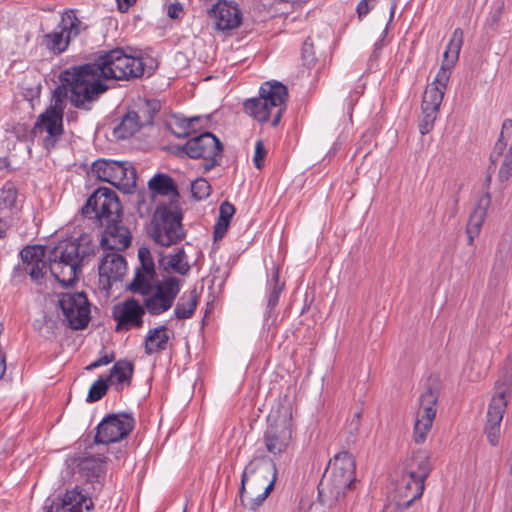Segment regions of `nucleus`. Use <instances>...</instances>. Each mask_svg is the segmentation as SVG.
I'll use <instances>...</instances> for the list:
<instances>
[{
  "instance_id": "f257e3e1",
  "label": "nucleus",
  "mask_w": 512,
  "mask_h": 512,
  "mask_svg": "<svg viewBox=\"0 0 512 512\" xmlns=\"http://www.w3.org/2000/svg\"><path fill=\"white\" fill-rule=\"evenodd\" d=\"M82 214L96 219L105 229L100 244L104 251L119 252L131 243L128 228L121 224V205L117 194L106 187H100L87 199Z\"/></svg>"
},
{
  "instance_id": "f03ea898",
  "label": "nucleus",
  "mask_w": 512,
  "mask_h": 512,
  "mask_svg": "<svg viewBox=\"0 0 512 512\" xmlns=\"http://www.w3.org/2000/svg\"><path fill=\"white\" fill-rule=\"evenodd\" d=\"M59 79L61 85L54 93L61 90L64 93L63 101L69 97L71 104L80 110H91L92 104L108 89L106 78L96 61L68 68L60 73Z\"/></svg>"
},
{
  "instance_id": "7ed1b4c3",
  "label": "nucleus",
  "mask_w": 512,
  "mask_h": 512,
  "mask_svg": "<svg viewBox=\"0 0 512 512\" xmlns=\"http://www.w3.org/2000/svg\"><path fill=\"white\" fill-rule=\"evenodd\" d=\"M94 252L95 245L88 234L63 240L49 252L50 272L60 283L73 285L84 260Z\"/></svg>"
},
{
  "instance_id": "20e7f679",
  "label": "nucleus",
  "mask_w": 512,
  "mask_h": 512,
  "mask_svg": "<svg viewBox=\"0 0 512 512\" xmlns=\"http://www.w3.org/2000/svg\"><path fill=\"white\" fill-rule=\"evenodd\" d=\"M276 474V466L271 459L260 457L251 460L241 477V504L252 511L260 507L274 489Z\"/></svg>"
},
{
  "instance_id": "39448f33",
  "label": "nucleus",
  "mask_w": 512,
  "mask_h": 512,
  "mask_svg": "<svg viewBox=\"0 0 512 512\" xmlns=\"http://www.w3.org/2000/svg\"><path fill=\"white\" fill-rule=\"evenodd\" d=\"M355 460L348 452L335 455L319 483V500L332 506L345 497L355 484Z\"/></svg>"
},
{
  "instance_id": "423d86ee",
  "label": "nucleus",
  "mask_w": 512,
  "mask_h": 512,
  "mask_svg": "<svg viewBox=\"0 0 512 512\" xmlns=\"http://www.w3.org/2000/svg\"><path fill=\"white\" fill-rule=\"evenodd\" d=\"M288 96L287 88L280 82H266L260 88V95L244 103L246 113L259 122L271 119L272 126H277Z\"/></svg>"
},
{
  "instance_id": "0eeeda50",
  "label": "nucleus",
  "mask_w": 512,
  "mask_h": 512,
  "mask_svg": "<svg viewBox=\"0 0 512 512\" xmlns=\"http://www.w3.org/2000/svg\"><path fill=\"white\" fill-rule=\"evenodd\" d=\"M106 78L130 80L144 74V63L141 58L126 54L123 49L110 50L96 60Z\"/></svg>"
},
{
  "instance_id": "6e6552de",
  "label": "nucleus",
  "mask_w": 512,
  "mask_h": 512,
  "mask_svg": "<svg viewBox=\"0 0 512 512\" xmlns=\"http://www.w3.org/2000/svg\"><path fill=\"white\" fill-rule=\"evenodd\" d=\"M512 389V373L505 371L495 383L493 395L487 411L485 433L489 443L496 446L501 434V422L506 411Z\"/></svg>"
},
{
  "instance_id": "1a4fd4ad",
  "label": "nucleus",
  "mask_w": 512,
  "mask_h": 512,
  "mask_svg": "<svg viewBox=\"0 0 512 512\" xmlns=\"http://www.w3.org/2000/svg\"><path fill=\"white\" fill-rule=\"evenodd\" d=\"M182 215L173 207L160 205L156 208L153 219L151 236L161 246H171L184 237L181 224Z\"/></svg>"
},
{
  "instance_id": "9d476101",
  "label": "nucleus",
  "mask_w": 512,
  "mask_h": 512,
  "mask_svg": "<svg viewBox=\"0 0 512 512\" xmlns=\"http://www.w3.org/2000/svg\"><path fill=\"white\" fill-rule=\"evenodd\" d=\"M63 95L64 93L62 94L61 90L57 93L53 92V104L38 116L33 128L35 135L47 134L43 138V146L47 150L54 148L63 134V114L65 109Z\"/></svg>"
},
{
  "instance_id": "9b49d317",
  "label": "nucleus",
  "mask_w": 512,
  "mask_h": 512,
  "mask_svg": "<svg viewBox=\"0 0 512 512\" xmlns=\"http://www.w3.org/2000/svg\"><path fill=\"white\" fill-rule=\"evenodd\" d=\"M91 172L101 181L108 182L125 192L136 187L137 173L129 162L99 159L92 164Z\"/></svg>"
},
{
  "instance_id": "f8f14e48",
  "label": "nucleus",
  "mask_w": 512,
  "mask_h": 512,
  "mask_svg": "<svg viewBox=\"0 0 512 512\" xmlns=\"http://www.w3.org/2000/svg\"><path fill=\"white\" fill-rule=\"evenodd\" d=\"M182 150L190 158H203L206 170H210L219 164L222 157L223 146L220 140L211 132H204L196 137L190 138Z\"/></svg>"
},
{
  "instance_id": "ddd939ff",
  "label": "nucleus",
  "mask_w": 512,
  "mask_h": 512,
  "mask_svg": "<svg viewBox=\"0 0 512 512\" xmlns=\"http://www.w3.org/2000/svg\"><path fill=\"white\" fill-rule=\"evenodd\" d=\"M182 281L175 276L163 277L153 287L154 292L144 299V307L151 315H161L168 311L178 296Z\"/></svg>"
},
{
  "instance_id": "4468645a",
  "label": "nucleus",
  "mask_w": 512,
  "mask_h": 512,
  "mask_svg": "<svg viewBox=\"0 0 512 512\" xmlns=\"http://www.w3.org/2000/svg\"><path fill=\"white\" fill-rule=\"evenodd\" d=\"M439 391L428 386L419 398V409L414 425V441L417 444L424 443L432 428L437 413V401Z\"/></svg>"
},
{
  "instance_id": "2eb2a0df",
  "label": "nucleus",
  "mask_w": 512,
  "mask_h": 512,
  "mask_svg": "<svg viewBox=\"0 0 512 512\" xmlns=\"http://www.w3.org/2000/svg\"><path fill=\"white\" fill-rule=\"evenodd\" d=\"M59 307L70 328L79 330L87 326L90 319V308L84 293L62 294L59 299Z\"/></svg>"
},
{
  "instance_id": "dca6fc26",
  "label": "nucleus",
  "mask_w": 512,
  "mask_h": 512,
  "mask_svg": "<svg viewBox=\"0 0 512 512\" xmlns=\"http://www.w3.org/2000/svg\"><path fill=\"white\" fill-rule=\"evenodd\" d=\"M134 419L128 414H111L105 417L97 427L95 441L109 444L122 440L133 429Z\"/></svg>"
},
{
  "instance_id": "f3484780",
  "label": "nucleus",
  "mask_w": 512,
  "mask_h": 512,
  "mask_svg": "<svg viewBox=\"0 0 512 512\" xmlns=\"http://www.w3.org/2000/svg\"><path fill=\"white\" fill-rule=\"evenodd\" d=\"M79 24L80 22L76 17L68 15L66 18H62L61 25L57 30L42 37L41 45L54 54H61L67 49L71 38L79 34Z\"/></svg>"
},
{
  "instance_id": "a211bd4d",
  "label": "nucleus",
  "mask_w": 512,
  "mask_h": 512,
  "mask_svg": "<svg viewBox=\"0 0 512 512\" xmlns=\"http://www.w3.org/2000/svg\"><path fill=\"white\" fill-rule=\"evenodd\" d=\"M145 309L146 308L134 298H129L117 304L113 309V317L117 321L116 331L141 328L143 326Z\"/></svg>"
},
{
  "instance_id": "6ab92c4d",
  "label": "nucleus",
  "mask_w": 512,
  "mask_h": 512,
  "mask_svg": "<svg viewBox=\"0 0 512 512\" xmlns=\"http://www.w3.org/2000/svg\"><path fill=\"white\" fill-rule=\"evenodd\" d=\"M21 264L15 268L16 273H26L33 281H38L45 275V251L41 246H26L20 252Z\"/></svg>"
},
{
  "instance_id": "aec40b11",
  "label": "nucleus",
  "mask_w": 512,
  "mask_h": 512,
  "mask_svg": "<svg viewBox=\"0 0 512 512\" xmlns=\"http://www.w3.org/2000/svg\"><path fill=\"white\" fill-rule=\"evenodd\" d=\"M100 283L104 288H111L112 283L120 281L127 270V263L118 252L105 251L99 267Z\"/></svg>"
},
{
  "instance_id": "412c9836",
  "label": "nucleus",
  "mask_w": 512,
  "mask_h": 512,
  "mask_svg": "<svg viewBox=\"0 0 512 512\" xmlns=\"http://www.w3.org/2000/svg\"><path fill=\"white\" fill-rule=\"evenodd\" d=\"M159 104L155 101L147 102L138 111L128 112L121 121L119 126L120 131L123 132V137L132 136L141 127L151 125L154 114L158 112Z\"/></svg>"
},
{
  "instance_id": "4be33fe9",
  "label": "nucleus",
  "mask_w": 512,
  "mask_h": 512,
  "mask_svg": "<svg viewBox=\"0 0 512 512\" xmlns=\"http://www.w3.org/2000/svg\"><path fill=\"white\" fill-rule=\"evenodd\" d=\"M218 30H232L237 28L242 21V13L238 6L226 0L217 2L209 11Z\"/></svg>"
},
{
  "instance_id": "5701e85b",
  "label": "nucleus",
  "mask_w": 512,
  "mask_h": 512,
  "mask_svg": "<svg viewBox=\"0 0 512 512\" xmlns=\"http://www.w3.org/2000/svg\"><path fill=\"white\" fill-rule=\"evenodd\" d=\"M93 502L78 487L67 490L62 498L53 500L46 512H90Z\"/></svg>"
},
{
  "instance_id": "b1692460",
  "label": "nucleus",
  "mask_w": 512,
  "mask_h": 512,
  "mask_svg": "<svg viewBox=\"0 0 512 512\" xmlns=\"http://www.w3.org/2000/svg\"><path fill=\"white\" fill-rule=\"evenodd\" d=\"M449 79L450 73H447L444 69H439L435 80L424 91L422 111L438 113Z\"/></svg>"
},
{
  "instance_id": "393cba45",
  "label": "nucleus",
  "mask_w": 512,
  "mask_h": 512,
  "mask_svg": "<svg viewBox=\"0 0 512 512\" xmlns=\"http://www.w3.org/2000/svg\"><path fill=\"white\" fill-rule=\"evenodd\" d=\"M291 434V429L286 421L270 424L263 439L266 450L273 455L283 453L290 443Z\"/></svg>"
},
{
  "instance_id": "a878e982",
  "label": "nucleus",
  "mask_w": 512,
  "mask_h": 512,
  "mask_svg": "<svg viewBox=\"0 0 512 512\" xmlns=\"http://www.w3.org/2000/svg\"><path fill=\"white\" fill-rule=\"evenodd\" d=\"M405 471L410 477L415 478L413 486L416 496H421L424 491V481L431 471L430 456L426 451L416 452L407 462Z\"/></svg>"
},
{
  "instance_id": "bb28decb",
  "label": "nucleus",
  "mask_w": 512,
  "mask_h": 512,
  "mask_svg": "<svg viewBox=\"0 0 512 512\" xmlns=\"http://www.w3.org/2000/svg\"><path fill=\"white\" fill-rule=\"evenodd\" d=\"M79 473L92 483L102 484L105 475V462L94 456L84 457L77 464Z\"/></svg>"
},
{
  "instance_id": "cd10ccee",
  "label": "nucleus",
  "mask_w": 512,
  "mask_h": 512,
  "mask_svg": "<svg viewBox=\"0 0 512 512\" xmlns=\"http://www.w3.org/2000/svg\"><path fill=\"white\" fill-rule=\"evenodd\" d=\"M464 33L462 29L456 28L443 54V61L440 69L451 74V69L458 61L459 53L463 45Z\"/></svg>"
},
{
  "instance_id": "c85d7f7f",
  "label": "nucleus",
  "mask_w": 512,
  "mask_h": 512,
  "mask_svg": "<svg viewBox=\"0 0 512 512\" xmlns=\"http://www.w3.org/2000/svg\"><path fill=\"white\" fill-rule=\"evenodd\" d=\"M133 371L132 362L120 360L111 368L107 381L109 384L117 386V390H121L125 385H130Z\"/></svg>"
},
{
  "instance_id": "c756f323",
  "label": "nucleus",
  "mask_w": 512,
  "mask_h": 512,
  "mask_svg": "<svg viewBox=\"0 0 512 512\" xmlns=\"http://www.w3.org/2000/svg\"><path fill=\"white\" fill-rule=\"evenodd\" d=\"M169 335L165 326L150 329L145 338V353L152 355L167 348Z\"/></svg>"
},
{
  "instance_id": "7c9ffc66",
  "label": "nucleus",
  "mask_w": 512,
  "mask_h": 512,
  "mask_svg": "<svg viewBox=\"0 0 512 512\" xmlns=\"http://www.w3.org/2000/svg\"><path fill=\"white\" fill-rule=\"evenodd\" d=\"M491 204V197L489 192H485L478 200L477 207L473 210L469 217L467 229L472 230V234H479L481 227L487 216V209Z\"/></svg>"
},
{
  "instance_id": "2f4dec72",
  "label": "nucleus",
  "mask_w": 512,
  "mask_h": 512,
  "mask_svg": "<svg viewBox=\"0 0 512 512\" xmlns=\"http://www.w3.org/2000/svg\"><path fill=\"white\" fill-rule=\"evenodd\" d=\"M187 256L183 249H178L174 254L163 256L159 265L165 270H172L180 275H186L190 271V265L186 260Z\"/></svg>"
},
{
  "instance_id": "473e14b6",
  "label": "nucleus",
  "mask_w": 512,
  "mask_h": 512,
  "mask_svg": "<svg viewBox=\"0 0 512 512\" xmlns=\"http://www.w3.org/2000/svg\"><path fill=\"white\" fill-rule=\"evenodd\" d=\"M156 277V273H146V271L136 269L134 278L129 285V289L134 293L148 296L157 283Z\"/></svg>"
},
{
  "instance_id": "72a5a7b5",
  "label": "nucleus",
  "mask_w": 512,
  "mask_h": 512,
  "mask_svg": "<svg viewBox=\"0 0 512 512\" xmlns=\"http://www.w3.org/2000/svg\"><path fill=\"white\" fill-rule=\"evenodd\" d=\"M149 189L154 194L168 196L172 199L178 197L177 188L171 177L165 174H157L148 182Z\"/></svg>"
},
{
  "instance_id": "f704fd0d",
  "label": "nucleus",
  "mask_w": 512,
  "mask_h": 512,
  "mask_svg": "<svg viewBox=\"0 0 512 512\" xmlns=\"http://www.w3.org/2000/svg\"><path fill=\"white\" fill-rule=\"evenodd\" d=\"M198 297L195 290L189 292V294H183L174 309V316L178 320H184L192 317L197 307Z\"/></svg>"
},
{
  "instance_id": "c9c22d12",
  "label": "nucleus",
  "mask_w": 512,
  "mask_h": 512,
  "mask_svg": "<svg viewBox=\"0 0 512 512\" xmlns=\"http://www.w3.org/2000/svg\"><path fill=\"white\" fill-rule=\"evenodd\" d=\"M234 213L235 207L228 201H225L220 205L219 218L214 226L215 241H218L224 237Z\"/></svg>"
},
{
  "instance_id": "e433bc0d",
  "label": "nucleus",
  "mask_w": 512,
  "mask_h": 512,
  "mask_svg": "<svg viewBox=\"0 0 512 512\" xmlns=\"http://www.w3.org/2000/svg\"><path fill=\"white\" fill-rule=\"evenodd\" d=\"M269 294H268V308L272 310L278 303L279 296L283 290V283L279 281V272L275 270L272 274L271 280L269 281Z\"/></svg>"
},
{
  "instance_id": "4c0bfd02",
  "label": "nucleus",
  "mask_w": 512,
  "mask_h": 512,
  "mask_svg": "<svg viewBox=\"0 0 512 512\" xmlns=\"http://www.w3.org/2000/svg\"><path fill=\"white\" fill-rule=\"evenodd\" d=\"M17 195L15 185L12 182L5 183L0 194V207L9 209L15 207Z\"/></svg>"
},
{
  "instance_id": "58836bf2",
  "label": "nucleus",
  "mask_w": 512,
  "mask_h": 512,
  "mask_svg": "<svg viewBox=\"0 0 512 512\" xmlns=\"http://www.w3.org/2000/svg\"><path fill=\"white\" fill-rule=\"evenodd\" d=\"M108 383L109 382L103 378L96 380L89 389L87 402L92 403L100 400L107 392Z\"/></svg>"
},
{
  "instance_id": "ea45409f",
  "label": "nucleus",
  "mask_w": 512,
  "mask_h": 512,
  "mask_svg": "<svg viewBox=\"0 0 512 512\" xmlns=\"http://www.w3.org/2000/svg\"><path fill=\"white\" fill-rule=\"evenodd\" d=\"M191 192L194 198L201 200L210 195L211 187L206 179L198 178L192 182Z\"/></svg>"
},
{
  "instance_id": "a19ab883",
  "label": "nucleus",
  "mask_w": 512,
  "mask_h": 512,
  "mask_svg": "<svg viewBox=\"0 0 512 512\" xmlns=\"http://www.w3.org/2000/svg\"><path fill=\"white\" fill-rule=\"evenodd\" d=\"M415 478L410 477L407 471L404 472L401 479V486L404 487L407 492L404 493L405 497L409 498L404 504L406 507L410 506L412 502L418 499L420 496H416V491L413 486Z\"/></svg>"
},
{
  "instance_id": "79ce46f5",
  "label": "nucleus",
  "mask_w": 512,
  "mask_h": 512,
  "mask_svg": "<svg viewBox=\"0 0 512 512\" xmlns=\"http://www.w3.org/2000/svg\"><path fill=\"white\" fill-rule=\"evenodd\" d=\"M138 258L141 264V267L138 268L139 270L146 271V273H156L151 252L147 247L139 248Z\"/></svg>"
},
{
  "instance_id": "37998d69",
  "label": "nucleus",
  "mask_w": 512,
  "mask_h": 512,
  "mask_svg": "<svg viewBox=\"0 0 512 512\" xmlns=\"http://www.w3.org/2000/svg\"><path fill=\"white\" fill-rule=\"evenodd\" d=\"M361 415V411L355 412L346 426V432L348 434V443H355L356 441L361 426Z\"/></svg>"
},
{
  "instance_id": "c03bdc74",
  "label": "nucleus",
  "mask_w": 512,
  "mask_h": 512,
  "mask_svg": "<svg viewBox=\"0 0 512 512\" xmlns=\"http://www.w3.org/2000/svg\"><path fill=\"white\" fill-rule=\"evenodd\" d=\"M498 176L502 182L507 181L512 176V142L504 155V160L499 169Z\"/></svg>"
},
{
  "instance_id": "a18cd8bd",
  "label": "nucleus",
  "mask_w": 512,
  "mask_h": 512,
  "mask_svg": "<svg viewBox=\"0 0 512 512\" xmlns=\"http://www.w3.org/2000/svg\"><path fill=\"white\" fill-rule=\"evenodd\" d=\"M423 118L419 124V129L422 135L427 134L433 127L437 113L422 111Z\"/></svg>"
},
{
  "instance_id": "49530a36",
  "label": "nucleus",
  "mask_w": 512,
  "mask_h": 512,
  "mask_svg": "<svg viewBox=\"0 0 512 512\" xmlns=\"http://www.w3.org/2000/svg\"><path fill=\"white\" fill-rule=\"evenodd\" d=\"M512 129V120L511 119H506L504 122H503V125H502V131H501V135H500V138L498 139L495 147H494V154L497 153V155H501L505 146H506V143L503 141L504 140V133L505 131H508V130H511Z\"/></svg>"
},
{
  "instance_id": "de8ad7c7",
  "label": "nucleus",
  "mask_w": 512,
  "mask_h": 512,
  "mask_svg": "<svg viewBox=\"0 0 512 512\" xmlns=\"http://www.w3.org/2000/svg\"><path fill=\"white\" fill-rule=\"evenodd\" d=\"M266 156V150L264 147V144L261 140L256 142L255 145V153L253 157V162L256 166V168L261 169L264 165V159Z\"/></svg>"
},
{
  "instance_id": "09e8293b",
  "label": "nucleus",
  "mask_w": 512,
  "mask_h": 512,
  "mask_svg": "<svg viewBox=\"0 0 512 512\" xmlns=\"http://www.w3.org/2000/svg\"><path fill=\"white\" fill-rule=\"evenodd\" d=\"M509 248L506 243H499L498 248L495 253V264L503 267L506 263V258L508 255Z\"/></svg>"
},
{
  "instance_id": "8fccbe9b",
  "label": "nucleus",
  "mask_w": 512,
  "mask_h": 512,
  "mask_svg": "<svg viewBox=\"0 0 512 512\" xmlns=\"http://www.w3.org/2000/svg\"><path fill=\"white\" fill-rule=\"evenodd\" d=\"M302 57L306 64H312L314 62L313 45L310 38H307L303 44Z\"/></svg>"
},
{
  "instance_id": "3c124183",
  "label": "nucleus",
  "mask_w": 512,
  "mask_h": 512,
  "mask_svg": "<svg viewBox=\"0 0 512 512\" xmlns=\"http://www.w3.org/2000/svg\"><path fill=\"white\" fill-rule=\"evenodd\" d=\"M376 0H361L357 5V14L361 19L375 6Z\"/></svg>"
},
{
  "instance_id": "603ef678",
  "label": "nucleus",
  "mask_w": 512,
  "mask_h": 512,
  "mask_svg": "<svg viewBox=\"0 0 512 512\" xmlns=\"http://www.w3.org/2000/svg\"><path fill=\"white\" fill-rule=\"evenodd\" d=\"M200 117H192L189 119H183L180 122V126L183 129V132L181 133H175L177 137H185L190 134V131L193 129V123L198 121Z\"/></svg>"
},
{
  "instance_id": "864d4df0",
  "label": "nucleus",
  "mask_w": 512,
  "mask_h": 512,
  "mask_svg": "<svg viewBox=\"0 0 512 512\" xmlns=\"http://www.w3.org/2000/svg\"><path fill=\"white\" fill-rule=\"evenodd\" d=\"M182 12V6L180 3H172L168 6L167 14L170 18L176 19Z\"/></svg>"
},
{
  "instance_id": "5fc2aeb1",
  "label": "nucleus",
  "mask_w": 512,
  "mask_h": 512,
  "mask_svg": "<svg viewBox=\"0 0 512 512\" xmlns=\"http://www.w3.org/2000/svg\"><path fill=\"white\" fill-rule=\"evenodd\" d=\"M118 4V9L121 12H126L135 2L136 0H116Z\"/></svg>"
},
{
  "instance_id": "6e6d98bb",
  "label": "nucleus",
  "mask_w": 512,
  "mask_h": 512,
  "mask_svg": "<svg viewBox=\"0 0 512 512\" xmlns=\"http://www.w3.org/2000/svg\"><path fill=\"white\" fill-rule=\"evenodd\" d=\"M457 212H458V199L454 198V200L452 202V206L450 207L449 211L447 212L448 219L455 217Z\"/></svg>"
},
{
  "instance_id": "4d7b16f0",
  "label": "nucleus",
  "mask_w": 512,
  "mask_h": 512,
  "mask_svg": "<svg viewBox=\"0 0 512 512\" xmlns=\"http://www.w3.org/2000/svg\"><path fill=\"white\" fill-rule=\"evenodd\" d=\"M501 11L498 10L494 14L491 15V17L488 19V24L490 27H494L498 24L500 19Z\"/></svg>"
},
{
  "instance_id": "13d9d810",
  "label": "nucleus",
  "mask_w": 512,
  "mask_h": 512,
  "mask_svg": "<svg viewBox=\"0 0 512 512\" xmlns=\"http://www.w3.org/2000/svg\"><path fill=\"white\" fill-rule=\"evenodd\" d=\"M382 512H401L397 504H388Z\"/></svg>"
},
{
  "instance_id": "bf43d9fd",
  "label": "nucleus",
  "mask_w": 512,
  "mask_h": 512,
  "mask_svg": "<svg viewBox=\"0 0 512 512\" xmlns=\"http://www.w3.org/2000/svg\"><path fill=\"white\" fill-rule=\"evenodd\" d=\"M466 233H467V235H468V244H469V245H472V244H473V242H474V239H475L479 234H474V233L472 234V230L467 229V228H466Z\"/></svg>"
},
{
  "instance_id": "052dcab7",
  "label": "nucleus",
  "mask_w": 512,
  "mask_h": 512,
  "mask_svg": "<svg viewBox=\"0 0 512 512\" xmlns=\"http://www.w3.org/2000/svg\"><path fill=\"white\" fill-rule=\"evenodd\" d=\"M97 361H99L100 365H107L113 361V357H109V356L105 355V356L99 358Z\"/></svg>"
},
{
  "instance_id": "680f3d73",
  "label": "nucleus",
  "mask_w": 512,
  "mask_h": 512,
  "mask_svg": "<svg viewBox=\"0 0 512 512\" xmlns=\"http://www.w3.org/2000/svg\"><path fill=\"white\" fill-rule=\"evenodd\" d=\"M99 366H101V365H100L99 361H97V360H96L95 362L91 363V364L87 367V369H93V368H96V367H99Z\"/></svg>"
},
{
  "instance_id": "e2e57ef3",
  "label": "nucleus",
  "mask_w": 512,
  "mask_h": 512,
  "mask_svg": "<svg viewBox=\"0 0 512 512\" xmlns=\"http://www.w3.org/2000/svg\"><path fill=\"white\" fill-rule=\"evenodd\" d=\"M4 231H5V225H4L3 221L0 219V237L3 236Z\"/></svg>"
},
{
  "instance_id": "0e129e2a",
  "label": "nucleus",
  "mask_w": 512,
  "mask_h": 512,
  "mask_svg": "<svg viewBox=\"0 0 512 512\" xmlns=\"http://www.w3.org/2000/svg\"><path fill=\"white\" fill-rule=\"evenodd\" d=\"M395 9H396V4L394 3L390 10V21L392 20V18L394 16Z\"/></svg>"
},
{
  "instance_id": "69168bd1",
  "label": "nucleus",
  "mask_w": 512,
  "mask_h": 512,
  "mask_svg": "<svg viewBox=\"0 0 512 512\" xmlns=\"http://www.w3.org/2000/svg\"><path fill=\"white\" fill-rule=\"evenodd\" d=\"M382 46V40L381 41H378L375 43V51H377L378 49H380Z\"/></svg>"
},
{
  "instance_id": "338daca9",
  "label": "nucleus",
  "mask_w": 512,
  "mask_h": 512,
  "mask_svg": "<svg viewBox=\"0 0 512 512\" xmlns=\"http://www.w3.org/2000/svg\"><path fill=\"white\" fill-rule=\"evenodd\" d=\"M491 160H492V162H495V161H496V158H495V155H494V154L491 156Z\"/></svg>"
},
{
  "instance_id": "774afa93",
  "label": "nucleus",
  "mask_w": 512,
  "mask_h": 512,
  "mask_svg": "<svg viewBox=\"0 0 512 512\" xmlns=\"http://www.w3.org/2000/svg\"><path fill=\"white\" fill-rule=\"evenodd\" d=\"M386 33H387V27L385 28V30L383 32V37L385 36Z\"/></svg>"
}]
</instances>
